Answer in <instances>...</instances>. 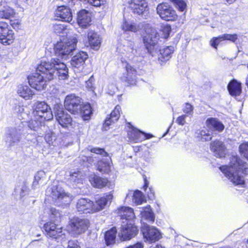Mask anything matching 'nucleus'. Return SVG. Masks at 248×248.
Here are the masks:
<instances>
[{
    "label": "nucleus",
    "mask_w": 248,
    "mask_h": 248,
    "mask_svg": "<svg viewBox=\"0 0 248 248\" xmlns=\"http://www.w3.org/2000/svg\"><path fill=\"white\" fill-rule=\"evenodd\" d=\"M219 169L234 186L245 185L244 177L248 174V165L238 155H231L229 165H221Z\"/></svg>",
    "instance_id": "1"
},
{
    "label": "nucleus",
    "mask_w": 248,
    "mask_h": 248,
    "mask_svg": "<svg viewBox=\"0 0 248 248\" xmlns=\"http://www.w3.org/2000/svg\"><path fill=\"white\" fill-rule=\"evenodd\" d=\"M121 28L124 31L137 32L140 31L143 43L148 52L151 54L155 50L159 34L156 29L150 24L145 23L137 24L124 20Z\"/></svg>",
    "instance_id": "2"
},
{
    "label": "nucleus",
    "mask_w": 248,
    "mask_h": 248,
    "mask_svg": "<svg viewBox=\"0 0 248 248\" xmlns=\"http://www.w3.org/2000/svg\"><path fill=\"white\" fill-rule=\"evenodd\" d=\"M49 65L46 61H41L38 65L36 72L28 77L30 85L37 91L44 90L48 83L53 79V74L51 71H48L46 67Z\"/></svg>",
    "instance_id": "3"
},
{
    "label": "nucleus",
    "mask_w": 248,
    "mask_h": 248,
    "mask_svg": "<svg viewBox=\"0 0 248 248\" xmlns=\"http://www.w3.org/2000/svg\"><path fill=\"white\" fill-rule=\"evenodd\" d=\"M90 225V222L88 219L74 216L69 218L66 226V230L69 234L76 237L85 232Z\"/></svg>",
    "instance_id": "4"
},
{
    "label": "nucleus",
    "mask_w": 248,
    "mask_h": 248,
    "mask_svg": "<svg viewBox=\"0 0 248 248\" xmlns=\"http://www.w3.org/2000/svg\"><path fill=\"white\" fill-rule=\"evenodd\" d=\"M32 114L34 118L40 122L49 121L53 118L51 107L44 101H38L34 103Z\"/></svg>",
    "instance_id": "5"
},
{
    "label": "nucleus",
    "mask_w": 248,
    "mask_h": 248,
    "mask_svg": "<svg viewBox=\"0 0 248 248\" xmlns=\"http://www.w3.org/2000/svg\"><path fill=\"white\" fill-rule=\"evenodd\" d=\"M139 232L136 221L122 222L118 236L121 241H128L136 237Z\"/></svg>",
    "instance_id": "6"
},
{
    "label": "nucleus",
    "mask_w": 248,
    "mask_h": 248,
    "mask_svg": "<svg viewBox=\"0 0 248 248\" xmlns=\"http://www.w3.org/2000/svg\"><path fill=\"white\" fill-rule=\"evenodd\" d=\"M49 65L46 68L48 71H51L54 75L57 72V75L60 79L65 80L68 78V69L66 64L62 62L59 59H51L50 62H46Z\"/></svg>",
    "instance_id": "7"
},
{
    "label": "nucleus",
    "mask_w": 248,
    "mask_h": 248,
    "mask_svg": "<svg viewBox=\"0 0 248 248\" xmlns=\"http://www.w3.org/2000/svg\"><path fill=\"white\" fill-rule=\"evenodd\" d=\"M77 43L75 37L68 38L66 41H59L54 46L55 52L59 56L68 55L75 49Z\"/></svg>",
    "instance_id": "8"
},
{
    "label": "nucleus",
    "mask_w": 248,
    "mask_h": 248,
    "mask_svg": "<svg viewBox=\"0 0 248 248\" xmlns=\"http://www.w3.org/2000/svg\"><path fill=\"white\" fill-rule=\"evenodd\" d=\"M14 31L10 29L6 21H0V43L4 46H9L15 40Z\"/></svg>",
    "instance_id": "9"
},
{
    "label": "nucleus",
    "mask_w": 248,
    "mask_h": 248,
    "mask_svg": "<svg viewBox=\"0 0 248 248\" xmlns=\"http://www.w3.org/2000/svg\"><path fill=\"white\" fill-rule=\"evenodd\" d=\"M82 103V98L75 94L66 96L64 101V107L66 110L72 114H79L80 106Z\"/></svg>",
    "instance_id": "10"
},
{
    "label": "nucleus",
    "mask_w": 248,
    "mask_h": 248,
    "mask_svg": "<svg viewBox=\"0 0 248 248\" xmlns=\"http://www.w3.org/2000/svg\"><path fill=\"white\" fill-rule=\"evenodd\" d=\"M141 231L145 241L150 243H155L161 238L160 232L155 227L144 224L142 226Z\"/></svg>",
    "instance_id": "11"
},
{
    "label": "nucleus",
    "mask_w": 248,
    "mask_h": 248,
    "mask_svg": "<svg viewBox=\"0 0 248 248\" xmlns=\"http://www.w3.org/2000/svg\"><path fill=\"white\" fill-rule=\"evenodd\" d=\"M43 228L47 236L57 239L60 238L63 231V227L56 224L53 221H49L45 223Z\"/></svg>",
    "instance_id": "12"
},
{
    "label": "nucleus",
    "mask_w": 248,
    "mask_h": 248,
    "mask_svg": "<svg viewBox=\"0 0 248 248\" xmlns=\"http://www.w3.org/2000/svg\"><path fill=\"white\" fill-rule=\"evenodd\" d=\"M113 198L111 191L106 193L102 196L99 197L93 202V209L94 213L100 212L104 209L107 206L109 205Z\"/></svg>",
    "instance_id": "13"
},
{
    "label": "nucleus",
    "mask_w": 248,
    "mask_h": 248,
    "mask_svg": "<svg viewBox=\"0 0 248 248\" xmlns=\"http://www.w3.org/2000/svg\"><path fill=\"white\" fill-rule=\"evenodd\" d=\"M130 128L131 129L127 132V136L129 140L133 142H141L153 137L152 134L145 133L133 126H131Z\"/></svg>",
    "instance_id": "14"
},
{
    "label": "nucleus",
    "mask_w": 248,
    "mask_h": 248,
    "mask_svg": "<svg viewBox=\"0 0 248 248\" xmlns=\"http://www.w3.org/2000/svg\"><path fill=\"white\" fill-rule=\"evenodd\" d=\"M125 73L122 78L123 82L127 84V86H134L137 83L138 72L135 68L127 63L125 67Z\"/></svg>",
    "instance_id": "15"
},
{
    "label": "nucleus",
    "mask_w": 248,
    "mask_h": 248,
    "mask_svg": "<svg viewBox=\"0 0 248 248\" xmlns=\"http://www.w3.org/2000/svg\"><path fill=\"white\" fill-rule=\"evenodd\" d=\"M55 118L58 123L66 129L73 128L75 123L71 116L64 110H58L55 114Z\"/></svg>",
    "instance_id": "16"
},
{
    "label": "nucleus",
    "mask_w": 248,
    "mask_h": 248,
    "mask_svg": "<svg viewBox=\"0 0 248 248\" xmlns=\"http://www.w3.org/2000/svg\"><path fill=\"white\" fill-rule=\"evenodd\" d=\"M76 208L79 214L94 213L93 201L88 198L79 199L77 202Z\"/></svg>",
    "instance_id": "17"
},
{
    "label": "nucleus",
    "mask_w": 248,
    "mask_h": 248,
    "mask_svg": "<svg viewBox=\"0 0 248 248\" xmlns=\"http://www.w3.org/2000/svg\"><path fill=\"white\" fill-rule=\"evenodd\" d=\"M120 217L122 222L136 221V216L132 208L121 206L117 208L115 211Z\"/></svg>",
    "instance_id": "18"
},
{
    "label": "nucleus",
    "mask_w": 248,
    "mask_h": 248,
    "mask_svg": "<svg viewBox=\"0 0 248 248\" xmlns=\"http://www.w3.org/2000/svg\"><path fill=\"white\" fill-rule=\"evenodd\" d=\"M210 150L214 155L218 158H224L227 155V148L224 143L219 140H215L210 142Z\"/></svg>",
    "instance_id": "19"
},
{
    "label": "nucleus",
    "mask_w": 248,
    "mask_h": 248,
    "mask_svg": "<svg viewBox=\"0 0 248 248\" xmlns=\"http://www.w3.org/2000/svg\"><path fill=\"white\" fill-rule=\"evenodd\" d=\"M128 4L134 14L141 15L148 10V3L146 0H129Z\"/></svg>",
    "instance_id": "20"
},
{
    "label": "nucleus",
    "mask_w": 248,
    "mask_h": 248,
    "mask_svg": "<svg viewBox=\"0 0 248 248\" xmlns=\"http://www.w3.org/2000/svg\"><path fill=\"white\" fill-rule=\"evenodd\" d=\"M101 40L99 35L93 31H89L87 33V39L84 42L85 46L87 47L98 50L100 47Z\"/></svg>",
    "instance_id": "21"
},
{
    "label": "nucleus",
    "mask_w": 248,
    "mask_h": 248,
    "mask_svg": "<svg viewBox=\"0 0 248 248\" xmlns=\"http://www.w3.org/2000/svg\"><path fill=\"white\" fill-rule=\"evenodd\" d=\"M205 125L209 130L216 131L221 132L224 129L225 126L223 123L217 118L210 117L206 119Z\"/></svg>",
    "instance_id": "22"
},
{
    "label": "nucleus",
    "mask_w": 248,
    "mask_h": 248,
    "mask_svg": "<svg viewBox=\"0 0 248 248\" xmlns=\"http://www.w3.org/2000/svg\"><path fill=\"white\" fill-rule=\"evenodd\" d=\"M227 90L232 96H239L242 92L241 83L235 79L231 80L227 85Z\"/></svg>",
    "instance_id": "23"
},
{
    "label": "nucleus",
    "mask_w": 248,
    "mask_h": 248,
    "mask_svg": "<svg viewBox=\"0 0 248 248\" xmlns=\"http://www.w3.org/2000/svg\"><path fill=\"white\" fill-rule=\"evenodd\" d=\"M88 58V55L86 52L79 51L72 58L71 65L74 68H79L84 65Z\"/></svg>",
    "instance_id": "24"
},
{
    "label": "nucleus",
    "mask_w": 248,
    "mask_h": 248,
    "mask_svg": "<svg viewBox=\"0 0 248 248\" xmlns=\"http://www.w3.org/2000/svg\"><path fill=\"white\" fill-rule=\"evenodd\" d=\"M90 182L93 187L97 188H103L108 186L110 184L108 178L96 175L92 177Z\"/></svg>",
    "instance_id": "25"
},
{
    "label": "nucleus",
    "mask_w": 248,
    "mask_h": 248,
    "mask_svg": "<svg viewBox=\"0 0 248 248\" xmlns=\"http://www.w3.org/2000/svg\"><path fill=\"white\" fill-rule=\"evenodd\" d=\"M79 113L83 120H89L93 113V109L91 104L89 103L81 104Z\"/></svg>",
    "instance_id": "26"
},
{
    "label": "nucleus",
    "mask_w": 248,
    "mask_h": 248,
    "mask_svg": "<svg viewBox=\"0 0 248 248\" xmlns=\"http://www.w3.org/2000/svg\"><path fill=\"white\" fill-rule=\"evenodd\" d=\"M17 93L20 97L25 100H29L32 98L34 95V93L29 86L23 85H21L18 87Z\"/></svg>",
    "instance_id": "27"
},
{
    "label": "nucleus",
    "mask_w": 248,
    "mask_h": 248,
    "mask_svg": "<svg viewBox=\"0 0 248 248\" xmlns=\"http://www.w3.org/2000/svg\"><path fill=\"white\" fill-rule=\"evenodd\" d=\"M95 166L96 170L102 174H109L111 171L110 164L103 159L98 160Z\"/></svg>",
    "instance_id": "28"
},
{
    "label": "nucleus",
    "mask_w": 248,
    "mask_h": 248,
    "mask_svg": "<svg viewBox=\"0 0 248 248\" xmlns=\"http://www.w3.org/2000/svg\"><path fill=\"white\" fill-rule=\"evenodd\" d=\"M157 13L159 16H173L175 11L168 4L160 3L156 8Z\"/></svg>",
    "instance_id": "29"
},
{
    "label": "nucleus",
    "mask_w": 248,
    "mask_h": 248,
    "mask_svg": "<svg viewBox=\"0 0 248 248\" xmlns=\"http://www.w3.org/2000/svg\"><path fill=\"white\" fill-rule=\"evenodd\" d=\"M173 52V47L168 46L160 50L158 59L162 62H166L169 60Z\"/></svg>",
    "instance_id": "30"
},
{
    "label": "nucleus",
    "mask_w": 248,
    "mask_h": 248,
    "mask_svg": "<svg viewBox=\"0 0 248 248\" xmlns=\"http://www.w3.org/2000/svg\"><path fill=\"white\" fill-rule=\"evenodd\" d=\"M117 233L116 227H113L106 232L105 233V240L107 245H113L115 243Z\"/></svg>",
    "instance_id": "31"
},
{
    "label": "nucleus",
    "mask_w": 248,
    "mask_h": 248,
    "mask_svg": "<svg viewBox=\"0 0 248 248\" xmlns=\"http://www.w3.org/2000/svg\"><path fill=\"white\" fill-rule=\"evenodd\" d=\"M140 215L142 217L151 223L155 221V215L149 205L142 208Z\"/></svg>",
    "instance_id": "32"
},
{
    "label": "nucleus",
    "mask_w": 248,
    "mask_h": 248,
    "mask_svg": "<svg viewBox=\"0 0 248 248\" xmlns=\"http://www.w3.org/2000/svg\"><path fill=\"white\" fill-rule=\"evenodd\" d=\"M0 21H6L8 24L10 25L15 30H19L21 28L20 21L16 18V16H2V20Z\"/></svg>",
    "instance_id": "33"
},
{
    "label": "nucleus",
    "mask_w": 248,
    "mask_h": 248,
    "mask_svg": "<svg viewBox=\"0 0 248 248\" xmlns=\"http://www.w3.org/2000/svg\"><path fill=\"white\" fill-rule=\"evenodd\" d=\"M57 16H72V10L66 5H61L57 7L56 10Z\"/></svg>",
    "instance_id": "34"
},
{
    "label": "nucleus",
    "mask_w": 248,
    "mask_h": 248,
    "mask_svg": "<svg viewBox=\"0 0 248 248\" xmlns=\"http://www.w3.org/2000/svg\"><path fill=\"white\" fill-rule=\"evenodd\" d=\"M133 200L137 205L141 204L146 202L143 193L139 190L134 191L133 195Z\"/></svg>",
    "instance_id": "35"
},
{
    "label": "nucleus",
    "mask_w": 248,
    "mask_h": 248,
    "mask_svg": "<svg viewBox=\"0 0 248 248\" xmlns=\"http://www.w3.org/2000/svg\"><path fill=\"white\" fill-rule=\"evenodd\" d=\"M77 22L82 28H86L90 25L91 16H77Z\"/></svg>",
    "instance_id": "36"
},
{
    "label": "nucleus",
    "mask_w": 248,
    "mask_h": 248,
    "mask_svg": "<svg viewBox=\"0 0 248 248\" xmlns=\"http://www.w3.org/2000/svg\"><path fill=\"white\" fill-rule=\"evenodd\" d=\"M197 137L202 141H210L212 139V135L210 134L208 131H206L205 130H200Z\"/></svg>",
    "instance_id": "37"
},
{
    "label": "nucleus",
    "mask_w": 248,
    "mask_h": 248,
    "mask_svg": "<svg viewBox=\"0 0 248 248\" xmlns=\"http://www.w3.org/2000/svg\"><path fill=\"white\" fill-rule=\"evenodd\" d=\"M240 154L248 160V141L243 142L239 146Z\"/></svg>",
    "instance_id": "38"
},
{
    "label": "nucleus",
    "mask_w": 248,
    "mask_h": 248,
    "mask_svg": "<svg viewBox=\"0 0 248 248\" xmlns=\"http://www.w3.org/2000/svg\"><path fill=\"white\" fill-rule=\"evenodd\" d=\"M52 194L56 199L61 201L64 199L70 198V194L69 193L65 192L64 191H52Z\"/></svg>",
    "instance_id": "39"
},
{
    "label": "nucleus",
    "mask_w": 248,
    "mask_h": 248,
    "mask_svg": "<svg viewBox=\"0 0 248 248\" xmlns=\"http://www.w3.org/2000/svg\"><path fill=\"white\" fill-rule=\"evenodd\" d=\"M162 37L164 39H168L171 31V26L169 25H165L162 26L160 30Z\"/></svg>",
    "instance_id": "40"
},
{
    "label": "nucleus",
    "mask_w": 248,
    "mask_h": 248,
    "mask_svg": "<svg viewBox=\"0 0 248 248\" xmlns=\"http://www.w3.org/2000/svg\"><path fill=\"white\" fill-rule=\"evenodd\" d=\"M180 12H183L186 8V4L183 0H170Z\"/></svg>",
    "instance_id": "41"
},
{
    "label": "nucleus",
    "mask_w": 248,
    "mask_h": 248,
    "mask_svg": "<svg viewBox=\"0 0 248 248\" xmlns=\"http://www.w3.org/2000/svg\"><path fill=\"white\" fill-rule=\"evenodd\" d=\"M121 110V107L117 105L114 108L113 110L111 112L109 116L113 118V121H117L120 117V111Z\"/></svg>",
    "instance_id": "42"
},
{
    "label": "nucleus",
    "mask_w": 248,
    "mask_h": 248,
    "mask_svg": "<svg viewBox=\"0 0 248 248\" xmlns=\"http://www.w3.org/2000/svg\"><path fill=\"white\" fill-rule=\"evenodd\" d=\"M221 38H222L223 41L227 40L233 43H235L238 39V35L237 34L235 33H225L221 35Z\"/></svg>",
    "instance_id": "43"
},
{
    "label": "nucleus",
    "mask_w": 248,
    "mask_h": 248,
    "mask_svg": "<svg viewBox=\"0 0 248 248\" xmlns=\"http://www.w3.org/2000/svg\"><path fill=\"white\" fill-rule=\"evenodd\" d=\"M44 138L46 142L49 144H52L56 140L55 133L50 130L46 132Z\"/></svg>",
    "instance_id": "44"
},
{
    "label": "nucleus",
    "mask_w": 248,
    "mask_h": 248,
    "mask_svg": "<svg viewBox=\"0 0 248 248\" xmlns=\"http://www.w3.org/2000/svg\"><path fill=\"white\" fill-rule=\"evenodd\" d=\"M89 151L93 153L101 155L104 157H107L108 156V154L105 151L104 148L93 147L90 149Z\"/></svg>",
    "instance_id": "45"
},
{
    "label": "nucleus",
    "mask_w": 248,
    "mask_h": 248,
    "mask_svg": "<svg viewBox=\"0 0 248 248\" xmlns=\"http://www.w3.org/2000/svg\"><path fill=\"white\" fill-rule=\"evenodd\" d=\"M42 122H40L36 119L35 120L31 119L27 122L28 127L31 130H36V128L39 127V125Z\"/></svg>",
    "instance_id": "46"
},
{
    "label": "nucleus",
    "mask_w": 248,
    "mask_h": 248,
    "mask_svg": "<svg viewBox=\"0 0 248 248\" xmlns=\"http://www.w3.org/2000/svg\"><path fill=\"white\" fill-rule=\"evenodd\" d=\"M223 40L221 38V35L217 37H213L210 40V44L211 46L217 49L218 45Z\"/></svg>",
    "instance_id": "47"
},
{
    "label": "nucleus",
    "mask_w": 248,
    "mask_h": 248,
    "mask_svg": "<svg viewBox=\"0 0 248 248\" xmlns=\"http://www.w3.org/2000/svg\"><path fill=\"white\" fill-rule=\"evenodd\" d=\"M117 121H113V118H111L110 116L108 118H107L104 124H103V129L105 130H107L108 128H109V126L111 125L112 124L116 122Z\"/></svg>",
    "instance_id": "48"
},
{
    "label": "nucleus",
    "mask_w": 248,
    "mask_h": 248,
    "mask_svg": "<svg viewBox=\"0 0 248 248\" xmlns=\"http://www.w3.org/2000/svg\"><path fill=\"white\" fill-rule=\"evenodd\" d=\"M183 112L186 114H190L193 110V107L189 103H186L183 109Z\"/></svg>",
    "instance_id": "49"
},
{
    "label": "nucleus",
    "mask_w": 248,
    "mask_h": 248,
    "mask_svg": "<svg viewBox=\"0 0 248 248\" xmlns=\"http://www.w3.org/2000/svg\"><path fill=\"white\" fill-rule=\"evenodd\" d=\"M67 248H81L77 241L69 240L68 243Z\"/></svg>",
    "instance_id": "50"
},
{
    "label": "nucleus",
    "mask_w": 248,
    "mask_h": 248,
    "mask_svg": "<svg viewBox=\"0 0 248 248\" xmlns=\"http://www.w3.org/2000/svg\"><path fill=\"white\" fill-rule=\"evenodd\" d=\"M186 116L185 115H182L181 116H179L176 120V122L179 125H183L186 123Z\"/></svg>",
    "instance_id": "51"
},
{
    "label": "nucleus",
    "mask_w": 248,
    "mask_h": 248,
    "mask_svg": "<svg viewBox=\"0 0 248 248\" xmlns=\"http://www.w3.org/2000/svg\"><path fill=\"white\" fill-rule=\"evenodd\" d=\"M92 13L89 10L86 9H81L78 12L77 16H86L89 14L92 16Z\"/></svg>",
    "instance_id": "52"
},
{
    "label": "nucleus",
    "mask_w": 248,
    "mask_h": 248,
    "mask_svg": "<svg viewBox=\"0 0 248 248\" xmlns=\"http://www.w3.org/2000/svg\"><path fill=\"white\" fill-rule=\"evenodd\" d=\"M143 180H144V185L143 186V188L144 191H146L149 186V182L147 179L146 176L145 174L142 175Z\"/></svg>",
    "instance_id": "53"
},
{
    "label": "nucleus",
    "mask_w": 248,
    "mask_h": 248,
    "mask_svg": "<svg viewBox=\"0 0 248 248\" xmlns=\"http://www.w3.org/2000/svg\"><path fill=\"white\" fill-rule=\"evenodd\" d=\"M60 18L59 20H61L62 21H67L68 22H70L72 20V18L73 16H58Z\"/></svg>",
    "instance_id": "54"
},
{
    "label": "nucleus",
    "mask_w": 248,
    "mask_h": 248,
    "mask_svg": "<svg viewBox=\"0 0 248 248\" xmlns=\"http://www.w3.org/2000/svg\"><path fill=\"white\" fill-rule=\"evenodd\" d=\"M40 179H41L39 177L35 176L32 183V186H36L38 185L39 184V181Z\"/></svg>",
    "instance_id": "55"
},
{
    "label": "nucleus",
    "mask_w": 248,
    "mask_h": 248,
    "mask_svg": "<svg viewBox=\"0 0 248 248\" xmlns=\"http://www.w3.org/2000/svg\"><path fill=\"white\" fill-rule=\"evenodd\" d=\"M162 19L166 21L174 20V16H161Z\"/></svg>",
    "instance_id": "56"
},
{
    "label": "nucleus",
    "mask_w": 248,
    "mask_h": 248,
    "mask_svg": "<svg viewBox=\"0 0 248 248\" xmlns=\"http://www.w3.org/2000/svg\"><path fill=\"white\" fill-rule=\"evenodd\" d=\"M226 2L225 3L226 4L230 5L234 3L236 0H225Z\"/></svg>",
    "instance_id": "57"
},
{
    "label": "nucleus",
    "mask_w": 248,
    "mask_h": 248,
    "mask_svg": "<svg viewBox=\"0 0 248 248\" xmlns=\"http://www.w3.org/2000/svg\"><path fill=\"white\" fill-rule=\"evenodd\" d=\"M150 193H148V196L151 198L154 197L155 196V193L154 192H152V190H151V188H150Z\"/></svg>",
    "instance_id": "58"
},
{
    "label": "nucleus",
    "mask_w": 248,
    "mask_h": 248,
    "mask_svg": "<svg viewBox=\"0 0 248 248\" xmlns=\"http://www.w3.org/2000/svg\"><path fill=\"white\" fill-rule=\"evenodd\" d=\"M93 76H91L90 77V78L89 79V80L86 82V83H87V85L89 87V83H90L91 84H92V78H93Z\"/></svg>",
    "instance_id": "59"
},
{
    "label": "nucleus",
    "mask_w": 248,
    "mask_h": 248,
    "mask_svg": "<svg viewBox=\"0 0 248 248\" xmlns=\"http://www.w3.org/2000/svg\"><path fill=\"white\" fill-rule=\"evenodd\" d=\"M154 248H165L164 247L162 246L161 245L157 244Z\"/></svg>",
    "instance_id": "60"
},
{
    "label": "nucleus",
    "mask_w": 248,
    "mask_h": 248,
    "mask_svg": "<svg viewBox=\"0 0 248 248\" xmlns=\"http://www.w3.org/2000/svg\"><path fill=\"white\" fill-rule=\"evenodd\" d=\"M91 90H93V89H94V87L92 86V85H91V86H90L89 87Z\"/></svg>",
    "instance_id": "61"
},
{
    "label": "nucleus",
    "mask_w": 248,
    "mask_h": 248,
    "mask_svg": "<svg viewBox=\"0 0 248 248\" xmlns=\"http://www.w3.org/2000/svg\"><path fill=\"white\" fill-rule=\"evenodd\" d=\"M246 183H247V184H248V179H247V180H245V184H246Z\"/></svg>",
    "instance_id": "62"
},
{
    "label": "nucleus",
    "mask_w": 248,
    "mask_h": 248,
    "mask_svg": "<svg viewBox=\"0 0 248 248\" xmlns=\"http://www.w3.org/2000/svg\"><path fill=\"white\" fill-rule=\"evenodd\" d=\"M173 16H176V15H175V13H174V14L173 15Z\"/></svg>",
    "instance_id": "63"
},
{
    "label": "nucleus",
    "mask_w": 248,
    "mask_h": 248,
    "mask_svg": "<svg viewBox=\"0 0 248 248\" xmlns=\"http://www.w3.org/2000/svg\"><path fill=\"white\" fill-rule=\"evenodd\" d=\"M128 124H129V125H131L130 123H128Z\"/></svg>",
    "instance_id": "64"
}]
</instances>
